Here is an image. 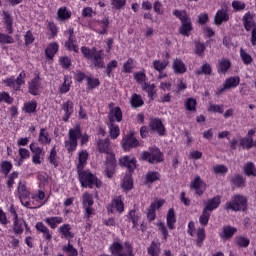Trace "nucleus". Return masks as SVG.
Segmentation results:
<instances>
[{"instance_id": "c85d7f7f", "label": "nucleus", "mask_w": 256, "mask_h": 256, "mask_svg": "<svg viewBox=\"0 0 256 256\" xmlns=\"http://www.w3.org/2000/svg\"><path fill=\"white\" fill-rule=\"evenodd\" d=\"M45 223L50 229H57L61 223H63V217L61 216H53L45 218Z\"/></svg>"}, {"instance_id": "20e7f679", "label": "nucleus", "mask_w": 256, "mask_h": 256, "mask_svg": "<svg viewBox=\"0 0 256 256\" xmlns=\"http://www.w3.org/2000/svg\"><path fill=\"white\" fill-rule=\"evenodd\" d=\"M81 51L86 57V59H90L95 67L103 68L105 67V62L103 61V51H97L96 48L89 49L87 47H82Z\"/></svg>"}, {"instance_id": "6ab92c4d", "label": "nucleus", "mask_w": 256, "mask_h": 256, "mask_svg": "<svg viewBox=\"0 0 256 256\" xmlns=\"http://www.w3.org/2000/svg\"><path fill=\"white\" fill-rule=\"evenodd\" d=\"M119 165L121 167H127L128 171H135L137 167V160L133 156H122L119 159Z\"/></svg>"}, {"instance_id": "1a4fd4ad", "label": "nucleus", "mask_w": 256, "mask_h": 256, "mask_svg": "<svg viewBox=\"0 0 256 256\" xmlns=\"http://www.w3.org/2000/svg\"><path fill=\"white\" fill-rule=\"evenodd\" d=\"M29 149L32 153V163L34 165H41L45 161V150L43 147H39L35 145V142H32Z\"/></svg>"}, {"instance_id": "8fccbe9b", "label": "nucleus", "mask_w": 256, "mask_h": 256, "mask_svg": "<svg viewBox=\"0 0 256 256\" xmlns=\"http://www.w3.org/2000/svg\"><path fill=\"white\" fill-rule=\"evenodd\" d=\"M211 218V212L208 210L203 209L200 217H199V223L200 225L206 226L209 223V219Z\"/></svg>"}, {"instance_id": "3c124183", "label": "nucleus", "mask_w": 256, "mask_h": 256, "mask_svg": "<svg viewBox=\"0 0 256 256\" xmlns=\"http://www.w3.org/2000/svg\"><path fill=\"white\" fill-rule=\"evenodd\" d=\"M229 67H231V62L229 60H220L218 66V73H227V71H229Z\"/></svg>"}, {"instance_id": "bf43d9fd", "label": "nucleus", "mask_w": 256, "mask_h": 256, "mask_svg": "<svg viewBox=\"0 0 256 256\" xmlns=\"http://www.w3.org/2000/svg\"><path fill=\"white\" fill-rule=\"evenodd\" d=\"M82 203H83V207H93V195L89 194V193H85L83 194L82 197Z\"/></svg>"}, {"instance_id": "39448f33", "label": "nucleus", "mask_w": 256, "mask_h": 256, "mask_svg": "<svg viewBox=\"0 0 256 256\" xmlns=\"http://www.w3.org/2000/svg\"><path fill=\"white\" fill-rule=\"evenodd\" d=\"M109 251L113 256H133V246L129 242L121 244L118 241H114L110 245Z\"/></svg>"}, {"instance_id": "4c0bfd02", "label": "nucleus", "mask_w": 256, "mask_h": 256, "mask_svg": "<svg viewBox=\"0 0 256 256\" xmlns=\"http://www.w3.org/2000/svg\"><path fill=\"white\" fill-rule=\"evenodd\" d=\"M57 15L59 21H67L68 19H71L72 13L67 7H61L58 9Z\"/></svg>"}, {"instance_id": "79ce46f5", "label": "nucleus", "mask_w": 256, "mask_h": 256, "mask_svg": "<svg viewBox=\"0 0 256 256\" xmlns=\"http://www.w3.org/2000/svg\"><path fill=\"white\" fill-rule=\"evenodd\" d=\"M88 158L89 154L87 151H82L79 153V162L77 164L78 171H83V167H85V163H87Z\"/></svg>"}, {"instance_id": "6e6d98bb", "label": "nucleus", "mask_w": 256, "mask_h": 256, "mask_svg": "<svg viewBox=\"0 0 256 256\" xmlns=\"http://www.w3.org/2000/svg\"><path fill=\"white\" fill-rule=\"evenodd\" d=\"M243 169H244V173L246 175H248V176L253 175L255 177V175H256L255 164H253L252 162H248L244 165Z\"/></svg>"}, {"instance_id": "4468645a", "label": "nucleus", "mask_w": 256, "mask_h": 256, "mask_svg": "<svg viewBox=\"0 0 256 256\" xmlns=\"http://www.w3.org/2000/svg\"><path fill=\"white\" fill-rule=\"evenodd\" d=\"M115 167H117V160H115V155L110 154V156L106 157V163L104 165V173L108 179H111L115 175Z\"/></svg>"}, {"instance_id": "4d7b16f0", "label": "nucleus", "mask_w": 256, "mask_h": 256, "mask_svg": "<svg viewBox=\"0 0 256 256\" xmlns=\"http://www.w3.org/2000/svg\"><path fill=\"white\" fill-rule=\"evenodd\" d=\"M240 57L244 65H251V63L253 62V58L251 57V55H249V53H247V51H245L243 48L240 49Z\"/></svg>"}, {"instance_id": "72a5a7b5", "label": "nucleus", "mask_w": 256, "mask_h": 256, "mask_svg": "<svg viewBox=\"0 0 256 256\" xmlns=\"http://www.w3.org/2000/svg\"><path fill=\"white\" fill-rule=\"evenodd\" d=\"M174 73L178 75H183V73L187 72V66L181 59H175L173 62Z\"/></svg>"}, {"instance_id": "09e8293b", "label": "nucleus", "mask_w": 256, "mask_h": 256, "mask_svg": "<svg viewBox=\"0 0 256 256\" xmlns=\"http://www.w3.org/2000/svg\"><path fill=\"white\" fill-rule=\"evenodd\" d=\"M130 103L134 108L143 107V104H144L143 98L141 97V95H138V94L132 95Z\"/></svg>"}, {"instance_id": "13d9d810", "label": "nucleus", "mask_w": 256, "mask_h": 256, "mask_svg": "<svg viewBox=\"0 0 256 256\" xmlns=\"http://www.w3.org/2000/svg\"><path fill=\"white\" fill-rule=\"evenodd\" d=\"M49 163L54 167H57L59 165V160L57 159V150L55 149V147H53L50 151Z\"/></svg>"}, {"instance_id": "c9c22d12", "label": "nucleus", "mask_w": 256, "mask_h": 256, "mask_svg": "<svg viewBox=\"0 0 256 256\" xmlns=\"http://www.w3.org/2000/svg\"><path fill=\"white\" fill-rule=\"evenodd\" d=\"M58 51H59V44H57V42L50 43L45 50L46 57H48V59H52L53 57H55V54Z\"/></svg>"}, {"instance_id": "c03bdc74", "label": "nucleus", "mask_w": 256, "mask_h": 256, "mask_svg": "<svg viewBox=\"0 0 256 256\" xmlns=\"http://www.w3.org/2000/svg\"><path fill=\"white\" fill-rule=\"evenodd\" d=\"M167 65H169V60H155L153 62V67L155 69V71H158L159 73H161L162 71H165V69H167Z\"/></svg>"}, {"instance_id": "a18cd8bd", "label": "nucleus", "mask_w": 256, "mask_h": 256, "mask_svg": "<svg viewBox=\"0 0 256 256\" xmlns=\"http://www.w3.org/2000/svg\"><path fill=\"white\" fill-rule=\"evenodd\" d=\"M239 83H240L239 77H230L225 80L224 89H231L232 87H237Z\"/></svg>"}, {"instance_id": "9d476101", "label": "nucleus", "mask_w": 256, "mask_h": 256, "mask_svg": "<svg viewBox=\"0 0 256 256\" xmlns=\"http://www.w3.org/2000/svg\"><path fill=\"white\" fill-rule=\"evenodd\" d=\"M150 152H143L142 159L148 161V163H161L163 161V154L157 147H152L149 149Z\"/></svg>"}, {"instance_id": "0eeeda50", "label": "nucleus", "mask_w": 256, "mask_h": 256, "mask_svg": "<svg viewBox=\"0 0 256 256\" xmlns=\"http://www.w3.org/2000/svg\"><path fill=\"white\" fill-rule=\"evenodd\" d=\"M226 208L232 211H245L247 209V198L243 195H236L231 202L226 203Z\"/></svg>"}, {"instance_id": "e433bc0d", "label": "nucleus", "mask_w": 256, "mask_h": 256, "mask_svg": "<svg viewBox=\"0 0 256 256\" xmlns=\"http://www.w3.org/2000/svg\"><path fill=\"white\" fill-rule=\"evenodd\" d=\"M111 139H117L121 135L119 126L113 122H107Z\"/></svg>"}, {"instance_id": "de8ad7c7", "label": "nucleus", "mask_w": 256, "mask_h": 256, "mask_svg": "<svg viewBox=\"0 0 256 256\" xmlns=\"http://www.w3.org/2000/svg\"><path fill=\"white\" fill-rule=\"evenodd\" d=\"M142 89L148 93V97H150V99H153V97H155V93H157L155 84L144 83Z\"/></svg>"}, {"instance_id": "2eb2a0df", "label": "nucleus", "mask_w": 256, "mask_h": 256, "mask_svg": "<svg viewBox=\"0 0 256 256\" xmlns=\"http://www.w3.org/2000/svg\"><path fill=\"white\" fill-rule=\"evenodd\" d=\"M162 205H165L164 199H155L149 206L148 212H147V218L149 221H155L156 211L158 209H161Z\"/></svg>"}, {"instance_id": "a878e982", "label": "nucleus", "mask_w": 256, "mask_h": 256, "mask_svg": "<svg viewBox=\"0 0 256 256\" xmlns=\"http://www.w3.org/2000/svg\"><path fill=\"white\" fill-rule=\"evenodd\" d=\"M62 111H64L63 121H69L73 114V101L68 100L62 104Z\"/></svg>"}, {"instance_id": "c756f323", "label": "nucleus", "mask_w": 256, "mask_h": 256, "mask_svg": "<svg viewBox=\"0 0 256 256\" xmlns=\"http://www.w3.org/2000/svg\"><path fill=\"white\" fill-rule=\"evenodd\" d=\"M242 21H243L244 28L247 31H250L252 28L255 29L256 27L255 20H253V14H251V12H247L243 16Z\"/></svg>"}, {"instance_id": "5701e85b", "label": "nucleus", "mask_w": 256, "mask_h": 256, "mask_svg": "<svg viewBox=\"0 0 256 256\" xmlns=\"http://www.w3.org/2000/svg\"><path fill=\"white\" fill-rule=\"evenodd\" d=\"M255 135V130L251 129L248 131L246 137L240 139L239 145L242 149H251L254 146L253 136Z\"/></svg>"}, {"instance_id": "412c9836", "label": "nucleus", "mask_w": 256, "mask_h": 256, "mask_svg": "<svg viewBox=\"0 0 256 256\" xmlns=\"http://www.w3.org/2000/svg\"><path fill=\"white\" fill-rule=\"evenodd\" d=\"M115 121H117V123L123 121V112L119 107L112 108L108 114V123H115Z\"/></svg>"}, {"instance_id": "37998d69", "label": "nucleus", "mask_w": 256, "mask_h": 256, "mask_svg": "<svg viewBox=\"0 0 256 256\" xmlns=\"http://www.w3.org/2000/svg\"><path fill=\"white\" fill-rule=\"evenodd\" d=\"M160 247H161V244H159V242L153 241L148 248L149 255L159 256V253H161Z\"/></svg>"}, {"instance_id": "9b49d317", "label": "nucleus", "mask_w": 256, "mask_h": 256, "mask_svg": "<svg viewBox=\"0 0 256 256\" xmlns=\"http://www.w3.org/2000/svg\"><path fill=\"white\" fill-rule=\"evenodd\" d=\"M17 192L20 202L24 207H33V205H31V193L27 190V186H25V184L20 182L18 184Z\"/></svg>"}, {"instance_id": "aec40b11", "label": "nucleus", "mask_w": 256, "mask_h": 256, "mask_svg": "<svg viewBox=\"0 0 256 256\" xmlns=\"http://www.w3.org/2000/svg\"><path fill=\"white\" fill-rule=\"evenodd\" d=\"M28 91L31 95H39L41 93V78L36 76L28 83Z\"/></svg>"}, {"instance_id": "774afa93", "label": "nucleus", "mask_w": 256, "mask_h": 256, "mask_svg": "<svg viewBox=\"0 0 256 256\" xmlns=\"http://www.w3.org/2000/svg\"><path fill=\"white\" fill-rule=\"evenodd\" d=\"M63 251H65V253H67L68 256H77L78 255L77 249H75L73 247V245H71V244L64 246Z\"/></svg>"}, {"instance_id": "e2e57ef3", "label": "nucleus", "mask_w": 256, "mask_h": 256, "mask_svg": "<svg viewBox=\"0 0 256 256\" xmlns=\"http://www.w3.org/2000/svg\"><path fill=\"white\" fill-rule=\"evenodd\" d=\"M236 241V245H238L239 247H249V239L243 236H238L235 239Z\"/></svg>"}, {"instance_id": "f8f14e48", "label": "nucleus", "mask_w": 256, "mask_h": 256, "mask_svg": "<svg viewBox=\"0 0 256 256\" xmlns=\"http://www.w3.org/2000/svg\"><path fill=\"white\" fill-rule=\"evenodd\" d=\"M121 145L124 151H131L134 147H139V140L135 138V132L131 131L129 134L124 136L122 138Z\"/></svg>"}, {"instance_id": "ea45409f", "label": "nucleus", "mask_w": 256, "mask_h": 256, "mask_svg": "<svg viewBox=\"0 0 256 256\" xmlns=\"http://www.w3.org/2000/svg\"><path fill=\"white\" fill-rule=\"evenodd\" d=\"M237 233V228L231 227V226H226L223 228L222 232V239H231Z\"/></svg>"}, {"instance_id": "5fc2aeb1", "label": "nucleus", "mask_w": 256, "mask_h": 256, "mask_svg": "<svg viewBox=\"0 0 256 256\" xmlns=\"http://www.w3.org/2000/svg\"><path fill=\"white\" fill-rule=\"evenodd\" d=\"M134 79L139 85H145L147 83V75L145 72H136L134 73Z\"/></svg>"}, {"instance_id": "ddd939ff", "label": "nucleus", "mask_w": 256, "mask_h": 256, "mask_svg": "<svg viewBox=\"0 0 256 256\" xmlns=\"http://www.w3.org/2000/svg\"><path fill=\"white\" fill-rule=\"evenodd\" d=\"M108 213H123L125 211V204L122 196H116L107 206Z\"/></svg>"}, {"instance_id": "603ef678", "label": "nucleus", "mask_w": 256, "mask_h": 256, "mask_svg": "<svg viewBox=\"0 0 256 256\" xmlns=\"http://www.w3.org/2000/svg\"><path fill=\"white\" fill-rule=\"evenodd\" d=\"M18 153L20 155L18 165H23V161H25V159H29L31 157V152H29V150L25 149V148H20L18 150Z\"/></svg>"}, {"instance_id": "7ed1b4c3", "label": "nucleus", "mask_w": 256, "mask_h": 256, "mask_svg": "<svg viewBox=\"0 0 256 256\" xmlns=\"http://www.w3.org/2000/svg\"><path fill=\"white\" fill-rule=\"evenodd\" d=\"M78 175L82 187H89L90 189H93V187H101V181L89 170H78Z\"/></svg>"}, {"instance_id": "052dcab7", "label": "nucleus", "mask_w": 256, "mask_h": 256, "mask_svg": "<svg viewBox=\"0 0 256 256\" xmlns=\"http://www.w3.org/2000/svg\"><path fill=\"white\" fill-rule=\"evenodd\" d=\"M161 179V175L159 172H148L146 175V183H154V181H159Z\"/></svg>"}, {"instance_id": "473e14b6", "label": "nucleus", "mask_w": 256, "mask_h": 256, "mask_svg": "<svg viewBox=\"0 0 256 256\" xmlns=\"http://www.w3.org/2000/svg\"><path fill=\"white\" fill-rule=\"evenodd\" d=\"M228 20H229V14L227 13V10L220 9L216 12V15H215L216 25H221V23H227Z\"/></svg>"}, {"instance_id": "bb28decb", "label": "nucleus", "mask_w": 256, "mask_h": 256, "mask_svg": "<svg viewBox=\"0 0 256 256\" xmlns=\"http://www.w3.org/2000/svg\"><path fill=\"white\" fill-rule=\"evenodd\" d=\"M58 232L61 234L62 239H73L75 234L71 232V225L63 224L58 228Z\"/></svg>"}, {"instance_id": "393cba45", "label": "nucleus", "mask_w": 256, "mask_h": 256, "mask_svg": "<svg viewBox=\"0 0 256 256\" xmlns=\"http://www.w3.org/2000/svg\"><path fill=\"white\" fill-rule=\"evenodd\" d=\"M150 129L158 133V135H163L165 133V126H163V122L157 118L150 120Z\"/></svg>"}, {"instance_id": "7c9ffc66", "label": "nucleus", "mask_w": 256, "mask_h": 256, "mask_svg": "<svg viewBox=\"0 0 256 256\" xmlns=\"http://www.w3.org/2000/svg\"><path fill=\"white\" fill-rule=\"evenodd\" d=\"M166 223L168 229H175V223H177V217L175 216V210L173 208H170L168 210V213L166 215Z\"/></svg>"}, {"instance_id": "69168bd1", "label": "nucleus", "mask_w": 256, "mask_h": 256, "mask_svg": "<svg viewBox=\"0 0 256 256\" xmlns=\"http://www.w3.org/2000/svg\"><path fill=\"white\" fill-rule=\"evenodd\" d=\"M0 103L11 105V103H13V98L7 92H0Z\"/></svg>"}, {"instance_id": "338daca9", "label": "nucleus", "mask_w": 256, "mask_h": 256, "mask_svg": "<svg viewBox=\"0 0 256 256\" xmlns=\"http://www.w3.org/2000/svg\"><path fill=\"white\" fill-rule=\"evenodd\" d=\"M215 175H225L229 169L225 165H216L213 167Z\"/></svg>"}, {"instance_id": "58836bf2", "label": "nucleus", "mask_w": 256, "mask_h": 256, "mask_svg": "<svg viewBox=\"0 0 256 256\" xmlns=\"http://www.w3.org/2000/svg\"><path fill=\"white\" fill-rule=\"evenodd\" d=\"M3 21L6 25L8 33H13V18L8 11L3 12Z\"/></svg>"}, {"instance_id": "f03ea898", "label": "nucleus", "mask_w": 256, "mask_h": 256, "mask_svg": "<svg viewBox=\"0 0 256 256\" xmlns=\"http://www.w3.org/2000/svg\"><path fill=\"white\" fill-rule=\"evenodd\" d=\"M173 15L180 19L182 25L179 29L180 34L185 37H189L191 31H193V24L191 23V18L187 15L186 11L183 10H174Z\"/></svg>"}, {"instance_id": "dca6fc26", "label": "nucleus", "mask_w": 256, "mask_h": 256, "mask_svg": "<svg viewBox=\"0 0 256 256\" xmlns=\"http://www.w3.org/2000/svg\"><path fill=\"white\" fill-rule=\"evenodd\" d=\"M190 189H194L196 195H203V193H205V191L207 190V184H205L200 176H196L190 182Z\"/></svg>"}, {"instance_id": "cd10ccee", "label": "nucleus", "mask_w": 256, "mask_h": 256, "mask_svg": "<svg viewBox=\"0 0 256 256\" xmlns=\"http://www.w3.org/2000/svg\"><path fill=\"white\" fill-rule=\"evenodd\" d=\"M11 215H12V219L14 221L15 233H17V234L23 233V224L25 223V221H23L22 219H19L17 212H15L14 210L11 212Z\"/></svg>"}, {"instance_id": "0e129e2a", "label": "nucleus", "mask_w": 256, "mask_h": 256, "mask_svg": "<svg viewBox=\"0 0 256 256\" xmlns=\"http://www.w3.org/2000/svg\"><path fill=\"white\" fill-rule=\"evenodd\" d=\"M223 108V104H210L208 111H210V113H223Z\"/></svg>"}, {"instance_id": "864d4df0", "label": "nucleus", "mask_w": 256, "mask_h": 256, "mask_svg": "<svg viewBox=\"0 0 256 256\" xmlns=\"http://www.w3.org/2000/svg\"><path fill=\"white\" fill-rule=\"evenodd\" d=\"M37 110V101L32 100L24 104L25 113H35Z\"/></svg>"}, {"instance_id": "423d86ee", "label": "nucleus", "mask_w": 256, "mask_h": 256, "mask_svg": "<svg viewBox=\"0 0 256 256\" xmlns=\"http://www.w3.org/2000/svg\"><path fill=\"white\" fill-rule=\"evenodd\" d=\"M25 79H27V74L25 71H22L17 78L15 76H11L10 78L4 79L2 82L6 87H10L14 91H19L21 89V85H25Z\"/></svg>"}, {"instance_id": "4be33fe9", "label": "nucleus", "mask_w": 256, "mask_h": 256, "mask_svg": "<svg viewBox=\"0 0 256 256\" xmlns=\"http://www.w3.org/2000/svg\"><path fill=\"white\" fill-rule=\"evenodd\" d=\"M65 35H69L68 41L65 43V47L69 51H74V53L79 52V46H77V42L75 41V38L73 37V29H69L65 32Z\"/></svg>"}, {"instance_id": "f3484780", "label": "nucleus", "mask_w": 256, "mask_h": 256, "mask_svg": "<svg viewBox=\"0 0 256 256\" xmlns=\"http://www.w3.org/2000/svg\"><path fill=\"white\" fill-rule=\"evenodd\" d=\"M43 199H45V192L43 190H38L32 194L31 197V207H27V209H39V207H43Z\"/></svg>"}, {"instance_id": "a211bd4d", "label": "nucleus", "mask_w": 256, "mask_h": 256, "mask_svg": "<svg viewBox=\"0 0 256 256\" xmlns=\"http://www.w3.org/2000/svg\"><path fill=\"white\" fill-rule=\"evenodd\" d=\"M97 147H98V150L100 151V153L106 154V157L115 155L113 153V146L109 143V138H105L103 140H98Z\"/></svg>"}, {"instance_id": "6e6552de", "label": "nucleus", "mask_w": 256, "mask_h": 256, "mask_svg": "<svg viewBox=\"0 0 256 256\" xmlns=\"http://www.w3.org/2000/svg\"><path fill=\"white\" fill-rule=\"evenodd\" d=\"M188 233L191 237H196L195 243L197 247H203V241H205V229L198 228L195 230V222H189Z\"/></svg>"}, {"instance_id": "f704fd0d", "label": "nucleus", "mask_w": 256, "mask_h": 256, "mask_svg": "<svg viewBox=\"0 0 256 256\" xmlns=\"http://www.w3.org/2000/svg\"><path fill=\"white\" fill-rule=\"evenodd\" d=\"M35 227H36V230L39 231V233L43 234L44 239H46L47 241H51L52 239L51 232H49V228H47V226H45L43 222L36 223Z\"/></svg>"}, {"instance_id": "a19ab883", "label": "nucleus", "mask_w": 256, "mask_h": 256, "mask_svg": "<svg viewBox=\"0 0 256 256\" xmlns=\"http://www.w3.org/2000/svg\"><path fill=\"white\" fill-rule=\"evenodd\" d=\"M86 81H87V88H86L87 91H89L91 89H95V88L99 87V85H101L99 78L87 76Z\"/></svg>"}, {"instance_id": "680f3d73", "label": "nucleus", "mask_w": 256, "mask_h": 256, "mask_svg": "<svg viewBox=\"0 0 256 256\" xmlns=\"http://www.w3.org/2000/svg\"><path fill=\"white\" fill-rule=\"evenodd\" d=\"M135 69V60L129 58L123 65V73H131Z\"/></svg>"}, {"instance_id": "49530a36", "label": "nucleus", "mask_w": 256, "mask_h": 256, "mask_svg": "<svg viewBox=\"0 0 256 256\" xmlns=\"http://www.w3.org/2000/svg\"><path fill=\"white\" fill-rule=\"evenodd\" d=\"M122 189H124V191H131V189H133V178H131V175H126L123 178Z\"/></svg>"}, {"instance_id": "2f4dec72", "label": "nucleus", "mask_w": 256, "mask_h": 256, "mask_svg": "<svg viewBox=\"0 0 256 256\" xmlns=\"http://www.w3.org/2000/svg\"><path fill=\"white\" fill-rule=\"evenodd\" d=\"M219 205H221V197L215 196L207 201L204 209L211 213V211H215Z\"/></svg>"}, {"instance_id": "f257e3e1", "label": "nucleus", "mask_w": 256, "mask_h": 256, "mask_svg": "<svg viewBox=\"0 0 256 256\" xmlns=\"http://www.w3.org/2000/svg\"><path fill=\"white\" fill-rule=\"evenodd\" d=\"M81 137V143L82 145H85L89 141V136L84 134H81V128L79 126H76L74 128H71L68 133V139L65 140V147L69 153L75 151L77 149V139Z\"/></svg>"}, {"instance_id": "b1692460", "label": "nucleus", "mask_w": 256, "mask_h": 256, "mask_svg": "<svg viewBox=\"0 0 256 256\" xmlns=\"http://www.w3.org/2000/svg\"><path fill=\"white\" fill-rule=\"evenodd\" d=\"M51 141H53V138L51 137V134H49V131L45 128H41L38 134V143L40 145H51Z\"/></svg>"}]
</instances>
